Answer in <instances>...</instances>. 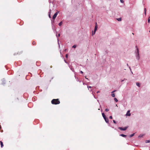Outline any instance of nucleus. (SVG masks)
Here are the masks:
<instances>
[{
    "label": "nucleus",
    "mask_w": 150,
    "mask_h": 150,
    "mask_svg": "<svg viewBox=\"0 0 150 150\" xmlns=\"http://www.w3.org/2000/svg\"><path fill=\"white\" fill-rule=\"evenodd\" d=\"M60 101L58 99H53L51 101V103L53 104H58L60 103Z\"/></svg>",
    "instance_id": "obj_1"
},
{
    "label": "nucleus",
    "mask_w": 150,
    "mask_h": 150,
    "mask_svg": "<svg viewBox=\"0 0 150 150\" xmlns=\"http://www.w3.org/2000/svg\"><path fill=\"white\" fill-rule=\"evenodd\" d=\"M135 54L136 59L138 60H139L140 59V56L139 54V50L137 48V50L135 52Z\"/></svg>",
    "instance_id": "obj_2"
},
{
    "label": "nucleus",
    "mask_w": 150,
    "mask_h": 150,
    "mask_svg": "<svg viewBox=\"0 0 150 150\" xmlns=\"http://www.w3.org/2000/svg\"><path fill=\"white\" fill-rule=\"evenodd\" d=\"M102 116H103V117L105 121L107 123H109L108 119V118H106V116H105V114H104V113H102Z\"/></svg>",
    "instance_id": "obj_3"
},
{
    "label": "nucleus",
    "mask_w": 150,
    "mask_h": 150,
    "mask_svg": "<svg viewBox=\"0 0 150 150\" xmlns=\"http://www.w3.org/2000/svg\"><path fill=\"white\" fill-rule=\"evenodd\" d=\"M97 28H98V27H97V23H96V25H95V27L94 31V34H93V32H92V35H93L95 34V32L97 30Z\"/></svg>",
    "instance_id": "obj_4"
},
{
    "label": "nucleus",
    "mask_w": 150,
    "mask_h": 150,
    "mask_svg": "<svg viewBox=\"0 0 150 150\" xmlns=\"http://www.w3.org/2000/svg\"><path fill=\"white\" fill-rule=\"evenodd\" d=\"M127 128V127H125L124 128H122V127H119L118 129H120L121 130L125 131Z\"/></svg>",
    "instance_id": "obj_5"
},
{
    "label": "nucleus",
    "mask_w": 150,
    "mask_h": 150,
    "mask_svg": "<svg viewBox=\"0 0 150 150\" xmlns=\"http://www.w3.org/2000/svg\"><path fill=\"white\" fill-rule=\"evenodd\" d=\"M59 11H57L54 15L53 16V19H54L55 18L57 14L59 13Z\"/></svg>",
    "instance_id": "obj_6"
},
{
    "label": "nucleus",
    "mask_w": 150,
    "mask_h": 150,
    "mask_svg": "<svg viewBox=\"0 0 150 150\" xmlns=\"http://www.w3.org/2000/svg\"><path fill=\"white\" fill-rule=\"evenodd\" d=\"M130 111L129 110H128L126 114V116H130L131 115V114L130 112Z\"/></svg>",
    "instance_id": "obj_7"
},
{
    "label": "nucleus",
    "mask_w": 150,
    "mask_h": 150,
    "mask_svg": "<svg viewBox=\"0 0 150 150\" xmlns=\"http://www.w3.org/2000/svg\"><path fill=\"white\" fill-rule=\"evenodd\" d=\"M5 79H2V84H5Z\"/></svg>",
    "instance_id": "obj_8"
},
{
    "label": "nucleus",
    "mask_w": 150,
    "mask_h": 150,
    "mask_svg": "<svg viewBox=\"0 0 150 150\" xmlns=\"http://www.w3.org/2000/svg\"><path fill=\"white\" fill-rule=\"evenodd\" d=\"M120 136H122L123 137H125L126 136V135H124V134H121L120 135Z\"/></svg>",
    "instance_id": "obj_9"
},
{
    "label": "nucleus",
    "mask_w": 150,
    "mask_h": 150,
    "mask_svg": "<svg viewBox=\"0 0 150 150\" xmlns=\"http://www.w3.org/2000/svg\"><path fill=\"white\" fill-rule=\"evenodd\" d=\"M0 144H1V147H2L3 146H4V145L3 144V143L1 141H0Z\"/></svg>",
    "instance_id": "obj_10"
},
{
    "label": "nucleus",
    "mask_w": 150,
    "mask_h": 150,
    "mask_svg": "<svg viewBox=\"0 0 150 150\" xmlns=\"http://www.w3.org/2000/svg\"><path fill=\"white\" fill-rule=\"evenodd\" d=\"M136 84L137 85V86L138 87H140V84L138 83V82H137L136 83Z\"/></svg>",
    "instance_id": "obj_11"
},
{
    "label": "nucleus",
    "mask_w": 150,
    "mask_h": 150,
    "mask_svg": "<svg viewBox=\"0 0 150 150\" xmlns=\"http://www.w3.org/2000/svg\"><path fill=\"white\" fill-rule=\"evenodd\" d=\"M143 136V135L142 134H140L139 136L138 137L139 138H140L141 137H142Z\"/></svg>",
    "instance_id": "obj_12"
},
{
    "label": "nucleus",
    "mask_w": 150,
    "mask_h": 150,
    "mask_svg": "<svg viewBox=\"0 0 150 150\" xmlns=\"http://www.w3.org/2000/svg\"><path fill=\"white\" fill-rule=\"evenodd\" d=\"M117 20L118 21H121L122 20V19H121V18H117Z\"/></svg>",
    "instance_id": "obj_13"
},
{
    "label": "nucleus",
    "mask_w": 150,
    "mask_h": 150,
    "mask_svg": "<svg viewBox=\"0 0 150 150\" xmlns=\"http://www.w3.org/2000/svg\"><path fill=\"white\" fill-rule=\"evenodd\" d=\"M51 10L50 9V12H49V16L50 17V18H51V16H50V11H51Z\"/></svg>",
    "instance_id": "obj_14"
},
{
    "label": "nucleus",
    "mask_w": 150,
    "mask_h": 150,
    "mask_svg": "<svg viewBox=\"0 0 150 150\" xmlns=\"http://www.w3.org/2000/svg\"><path fill=\"white\" fill-rule=\"evenodd\" d=\"M150 139L149 140H147L146 141V143H150Z\"/></svg>",
    "instance_id": "obj_15"
},
{
    "label": "nucleus",
    "mask_w": 150,
    "mask_h": 150,
    "mask_svg": "<svg viewBox=\"0 0 150 150\" xmlns=\"http://www.w3.org/2000/svg\"><path fill=\"white\" fill-rule=\"evenodd\" d=\"M134 133H133V134H131L129 135V137H133V136H134Z\"/></svg>",
    "instance_id": "obj_16"
},
{
    "label": "nucleus",
    "mask_w": 150,
    "mask_h": 150,
    "mask_svg": "<svg viewBox=\"0 0 150 150\" xmlns=\"http://www.w3.org/2000/svg\"><path fill=\"white\" fill-rule=\"evenodd\" d=\"M62 21H61V22H60L59 23V24H58V25H59V26H60L61 25H62Z\"/></svg>",
    "instance_id": "obj_17"
},
{
    "label": "nucleus",
    "mask_w": 150,
    "mask_h": 150,
    "mask_svg": "<svg viewBox=\"0 0 150 150\" xmlns=\"http://www.w3.org/2000/svg\"><path fill=\"white\" fill-rule=\"evenodd\" d=\"M114 100L116 102H117L118 101L117 99L115 98H114Z\"/></svg>",
    "instance_id": "obj_18"
},
{
    "label": "nucleus",
    "mask_w": 150,
    "mask_h": 150,
    "mask_svg": "<svg viewBox=\"0 0 150 150\" xmlns=\"http://www.w3.org/2000/svg\"><path fill=\"white\" fill-rule=\"evenodd\" d=\"M54 20L53 21H52V27H53V23H54Z\"/></svg>",
    "instance_id": "obj_19"
},
{
    "label": "nucleus",
    "mask_w": 150,
    "mask_h": 150,
    "mask_svg": "<svg viewBox=\"0 0 150 150\" xmlns=\"http://www.w3.org/2000/svg\"><path fill=\"white\" fill-rule=\"evenodd\" d=\"M111 96L112 97H114L115 96V94L113 93H112V94H111Z\"/></svg>",
    "instance_id": "obj_20"
},
{
    "label": "nucleus",
    "mask_w": 150,
    "mask_h": 150,
    "mask_svg": "<svg viewBox=\"0 0 150 150\" xmlns=\"http://www.w3.org/2000/svg\"><path fill=\"white\" fill-rule=\"evenodd\" d=\"M60 36V34H58V35H57V34H56V37H57V38H58V37H59V36Z\"/></svg>",
    "instance_id": "obj_21"
},
{
    "label": "nucleus",
    "mask_w": 150,
    "mask_h": 150,
    "mask_svg": "<svg viewBox=\"0 0 150 150\" xmlns=\"http://www.w3.org/2000/svg\"><path fill=\"white\" fill-rule=\"evenodd\" d=\"M72 47L73 48H76V45H74L72 46Z\"/></svg>",
    "instance_id": "obj_22"
},
{
    "label": "nucleus",
    "mask_w": 150,
    "mask_h": 150,
    "mask_svg": "<svg viewBox=\"0 0 150 150\" xmlns=\"http://www.w3.org/2000/svg\"><path fill=\"white\" fill-rule=\"evenodd\" d=\"M150 17H149V18H148V22L149 23H150Z\"/></svg>",
    "instance_id": "obj_23"
},
{
    "label": "nucleus",
    "mask_w": 150,
    "mask_h": 150,
    "mask_svg": "<svg viewBox=\"0 0 150 150\" xmlns=\"http://www.w3.org/2000/svg\"><path fill=\"white\" fill-rule=\"evenodd\" d=\"M72 70V71L73 72H74V70L73 68H70Z\"/></svg>",
    "instance_id": "obj_24"
},
{
    "label": "nucleus",
    "mask_w": 150,
    "mask_h": 150,
    "mask_svg": "<svg viewBox=\"0 0 150 150\" xmlns=\"http://www.w3.org/2000/svg\"><path fill=\"white\" fill-rule=\"evenodd\" d=\"M32 44L33 45H35V41H33V42Z\"/></svg>",
    "instance_id": "obj_25"
},
{
    "label": "nucleus",
    "mask_w": 150,
    "mask_h": 150,
    "mask_svg": "<svg viewBox=\"0 0 150 150\" xmlns=\"http://www.w3.org/2000/svg\"><path fill=\"white\" fill-rule=\"evenodd\" d=\"M105 110L106 111V112H108V111L109 110L108 109V108H106Z\"/></svg>",
    "instance_id": "obj_26"
},
{
    "label": "nucleus",
    "mask_w": 150,
    "mask_h": 150,
    "mask_svg": "<svg viewBox=\"0 0 150 150\" xmlns=\"http://www.w3.org/2000/svg\"><path fill=\"white\" fill-rule=\"evenodd\" d=\"M120 1L122 3H123L124 2L123 0H120Z\"/></svg>",
    "instance_id": "obj_27"
},
{
    "label": "nucleus",
    "mask_w": 150,
    "mask_h": 150,
    "mask_svg": "<svg viewBox=\"0 0 150 150\" xmlns=\"http://www.w3.org/2000/svg\"><path fill=\"white\" fill-rule=\"evenodd\" d=\"M144 13H145V15H146V8H144Z\"/></svg>",
    "instance_id": "obj_28"
},
{
    "label": "nucleus",
    "mask_w": 150,
    "mask_h": 150,
    "mask_svg": "<svg viewBox=\"0 0 150 150\" xmlns=\"http://www.w3.org/2000/svg\"><path fill=\"white\" fill-rule=\"evenodd\" d=\"M109 118L110 119H112V116H110L109 117Z\"/></svg>",
    "instance_id": "obj_29"
},
{
    "label": "nucleus",
    "mask_w": 150,
    "mask_h": 150,
    "mask_svg": "<svg viewBox=\"0 0 150 150\" xmlns=\"http://www.w3.org/2000/svg\"><path fill=\"white\" fill-rule=\"evenodd\" d=\"M87 87H88V89H89V88H91V86H87Z\"/></svg>",
    "instance_id": "obj_30"
},
{
    "label": "nucleus",
    "mask_w": 150,
    "mask_h": 150,
    "mask_svg": "<svg viewBox=\"0 0 150 150\" xmlns=\"http://www.w3.org/2000/svg\"><path fill=\"white\" fill-rule=\"evenodd\" d=\"M66 57L67 58L68 57V54H67L66 55Z\"/></svg>",
    "instance_id": "obj_31"
},
{
    "label": "nucleus",
    "mask_w": 150,
    "mask_h": 150,
    "mask_svg": "<svg viewBox=\"0 0 150 150\" xmlns=\"http://www.w3.org/2000/svg\"><path fill=\"white\" fill-rule=\"evenodd\" d=\"M113 123H116V122L115 120H113Z\"/></svg>",
    "instance_id": "obj_32"
},
{
    "label": "nucleus",
    "mask_w": 150,
    "mask_h": 150,
    "mask_svg": "<svg viewBox=\"0 0 150 150\" xmlns=\"http://www.w3.org/2000/svg\"><path fill=\"white\" fill-rule=\"evenodd\" d=\"M80 72L81 74H83V72L82 71H80Z\"/></svg>",
    "instance_id": "obj_33"
},
{
    "label": "nucleus",
    "mask_w": 150,
    "mask_h": 150,
    "mask_svg": "<svg viewBox=\"0 0 150 150\" xmlns=\"http://www.w3.org/2000/svg\"><path fill=\"white\" fill-rule=\"evenodd\" d=\"M86 77H87V76H85V78H86V79H87L88 80V78H87Z\"/></svg>",
    "instance_id": "obj_34"
},
{
    "label": "nucleus",
    "mask_w": 150,
    "mask_h": 150,
    "mask_svg": "<svg viewBox=\"0 0 150 150\" xmlns=\"http://www.w3.org/2000/svg\"><path fill=\"white\" fill-rule=\"evenodd\" d=\"M92 94H93V96H94V98H96V97H95V96H94V94H93V93H92Z\"/></svg>",
    "instance_id": "obj_35"
},
{
    "label": "nucleus",
    "mask_w": 150,
    "mask_h": 150,
    "mask_svg": "<svg viewBox=\"0 0 150 150\" xmlns=\"http://www.w3.org/2000/svg\"><path fill=\"white\" fill-rule=\"evenodd\" d=\"M64 61L66 63H67V62L66 61L65 59L64 60Z\"/></svg>",
    "instance_id": "obj_36"
},
{
    "label": "nucleus",
    "mask_w": 150,
    "mask_h": 150,
    "mask_svg": "<svg viewBox=\"0 0 150 150\" xmlns=\"http://www.w3.org/2000/svg\"><path fill=\"white\" fill-rule=\"evenodd\" d=\"M115 90H114V91H112V93H113L114 92H115Z\"/></svg>",
    "instance_id": "obj_37"
},
{
    "label": "nucleus",
    "mask_w": 150,
    "mask_h": 150,
    "mask_svg": "<svg viewBox=\"0 0 150 150\" xmlns=\"http://www.w3.org/2000/svg\"><path fill=\"white\" fill-rule=\"evenodd\" d=\"M99 92H99V91H98L97 92V93H99Z\"/></svg>",
    "instance_id": "obj_38"
},
{
    "label": "nucleus",
    "mask_w": 150,
    "mask_h": 150,
    "mask_svg": "<svg viewBox=\"0 0 150 150\" xmlns=\"http://www.w3.org/2000/svg\"><path fill=\"white\" fill-rule=\"evenodd\" d=\"M129 69H130V70H131L130 67H129Z\"/></svg>",
    "instance_id": "obj_39"
},
{
    "label": "nucleus",
    "mask_w": 150,
    "mask_h": 150,
    "mask_svg": "<svg viewBox=\"0 0 150 150\" xmlns=\"http://www.w3.org/2000/svg\"><path fill=\"white\" fill-rule=\"evenodd\" d=\"M127 66H128V64H127Z\"/></svg>",
    "instance_id": "obj_40"
},
{
    "label": "nucleus",
    "mask_w": 150,
    "mask_h": 150,
    "mask_svg": "<svg viewBox=\"0 0 150 150\" xmlns=\"http://www.w3.org/2000/svg\"><path fill=\"white\" fill-rule=\"evenodd\" d=\"M116 106H117V105H116Z\"/></svg>",
    "instance_id": "obj_41"
},
{
    "label": "nucleus",
    "mask_w": 150,
    "mask_h": 150,
    "mask_svg": "<svg viewBox=\"0 0 150 150\" xmlns=\"http://www.w3.org/2000/svg\"><path fill=\"white\" fill-rule=\"evenodd\" d=\"M93 32V34H94V32Z\"/></svg>",
    "instance_id": "obj_42"
},
{
    "label": "nucleus",
    "mask_w": 150,
    "mask_h": 150,
    "mask_svg": "<svg viewBox=\"0 0 150 150\" xmlns=\"http://www.w3.org/2000/svg\"><path fill=\"white\" fill-rule=\"evenodd\" d=\"M132 34L134 35V33H132Z\"/></svg>",
    "instance_id": "obj_43"
},
{
    "label": "nucleus",
    "mask_w": 150,
    "mask_h": 150,
    "mask_svg": "<svg viewBox=\"0 0 150 150\" xmlns=\"http://www.w3.org/2000/svg\"><path fill=\"white\" fill-rule=\"evenodd\" d=\"M149 32H150V30L149 31Z\"/></svg>",
    "instance_id": "obj_44"
}]
</instances>
